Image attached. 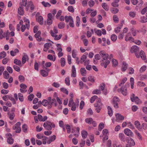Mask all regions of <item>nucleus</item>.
Masks as SVG:
<instances>
[{"mask_svg":"<svg viewBox=\"0 0 147 147\" xmlns=\"http://www.w3.org/2000/svg\"><path fill=\"white\" fill-rule=\"evenodd\" d=\"M43 126L46 129L48 130H51L52 127L54 128L55 126L54 123L49 121L45 122L44 123Z\"/></svg>","mask_w":147,"mask_h":147,"instance_id":"nucleus-1","label":"nucleus"},{"mask_svg":"<svg viewBox=\"0 0 147 147\" xmlns=\"http://www.w3.org/2000/svg\"><path fill=\"white\" fill-rule=\"evenodd\" d=\"M117 91L121 93L124 96H126L127 94V88L125 86L118 89Z\"/></svg>","mask_w":147,"mask_h":147,"instance_id":"nucleus-2","label":"nucleus"},{"mask_svg":"<svg viewBox=\"0 0 147 147\" xmlns=\"http://www.w3.org/2000/svg\"><path fill=\"white\" fill-rule=\"evenodd\" d=\"M115 117V121L117 122H121L124 119V117L119 113L116 114Z\"/></svg>","mask_w":147,"mask_h":147,"instance_id":"nucleus-3","label":"nucleus"},{"mask_svg":"<svg viewBox=\"0 0 147 147\" xmlns=\"http://www.w3.org/2000/svg\"><path fill=\"white\" fill-rule=\"evenodd\" d=\"M100 55L102 57L103 60H107L109 59V55L104 51H101L99 52Z\"/></svg>","mask_w":147,"mask_h":147,"instance_id":"nucleus-4","label":"nucleus"},{"mask_svg":"<svg viewBox=\"0 0 147 147\" xmlns=\"http://www.w3.org/2000/svg\"><path fill=\"white\" fill-rule=\"evenodd\" d=\"M41 33V31L39 30L34 35V37L38 41L40 42L42 40V41L45 40V39L44 38L42 39L41 37H40Z\"/></svg>","mask_w":147,"mask_h":147,"instance_id":"nucleus-5","label":"nucleus"},{"mask_svg":"<svg viewBox=\"0 0 147 147\" xmlns=\"http://www.w3.org/2000/svg\"><path fill=\"white\" fill-rule=\"evenodd\" d=\"M119 98L117 97H114L113 99V104L114 107L116 108H118V103L119 102Z\"/></svg>","mask_w":147,"mask_h":147,"instance_id":"nucleus-6","label":"nucleus"},{"mask_svg":"<svg viewBox=\"0 0 147 147\" xmlns=\"http://www.w3.org/2000/svg\"><path fill=\"white\" fill-rule=\"evenodd\" d=\"M48 18L47 20V23L49 25H51L53 22V17L51 13H49L47 15Z\"/></svg>","mask_w":147,"mask_h":147,"instance_id":"nucleus-7","label":"nucleus"},{"mask_svg":"<svg viewBox=\"0 0 147 147\" xmlns=\"http://www.w3.org/2000/svg\"><path fill=\"white\" fill-rule=\"evenodd\" d=\"M124 133L127 136L129 137H132L133 133L129 129L126 128L124 130Z\"/></svg>","mask_w":147,"mask_h":147,"instance_id":"nucleus-8","label":"nucleus"},{"mask_svg":"<svg viewBox=\"0 0 147 147\" xmlns=\"http://www.w3.org/2000/svg\"><path fill=\"white\" fill-rule=\"evenodd\" d=\"M139 51L138 47L136 45H134L131 47L130 51L131 53H138L139 52Z\"/></svg>","mask_w":147,"mask_h":147,"instance_id":"nucleus-9","label":"nucleus"},{"mask_svg":"<svg viewBox=\"0 0 147 147\" xmlns=\"http://www.w3.org/2000/svg\"><path fill=\"white\" fill-rule=\"evenodd\" d=\"M130 35L131 34L130 33H128L127 34L125 38V41H129L130 42H134V38L131 36H130Z\"/></svg>","mask_w":147,"mask_h":147,"instance_id":"nucleus-10","label":"nucleus"},{"mask_svg":"<svg viewBox=\"0 0 147 147\" xmlns=\"http://www.w3.org/2000/svg\"><path fill=\"white\" fill-rule=\"evenodd\" d=\"M76 76V69L75 66L73 65L72 66L71 70V76L72 77L75 78Z\"/></svg>","mask_w":147,"mask_h":147,"instance_id":"nucleus-11","label":"nucleus"},{"mask_svg":"<svg viewBox=\"0 0 147 147\" xmlns=\"http://www.w3.org/2000/svg\"><path fill=\"white\" fill-rule=\"evenodd\" d=\"M110 61L109 60H102V62L101 63V65L103 66L105 68H106L107 66L109 64Z\"/></svg>","mask_w":147,"mask_h":147,"instance_id":"nucleus-12","label":"nucleus"},{"mask_svg":"<svg viewBox=\"0 0 147 147\" xmlns=\"http://www.w3.org/2000/svg\"><path fill=\"white\" fill-rule=\"evenodd\" d=\"M8 135L9 136V137L7 140V141L8 143L10 144H12L13 143V138L11 137V135L10 134H8Z\"/></svg>","mask_w":147,"mask_h":147,"instance_id":"nucleus-13","label":"nucleus"},{"mask_svg":"<svg viewBox=\"0 0 147 147\" xmlns=\"http://www.w3.org/2000/svg\"><path fill=\"white\" fill-rule=\"evenodd\" d=\"M128 66V64L125 62L123 61L122 63L121 66V71H125L127 68Z\"/></svg>","mask_w":147,"mask_h":147,"instance_id":"nucleus-14","label":"nucleus"},{"mask_svg":"<svg viewBox=\"0 0 147 147\" xmlns=\"http://www.w3.org/2000/svg\"><path fill=\"white\" fill-rule=\"evenodd\" d=\"M52 45V44L50 43H47L44 45V51L46 52L48 49L50 48V47Z\"/></svg>","mask_w":147,"mask_h":147,"instance_id":"nucleus-15","label":"nucleus"},{"mask_svg":"<svg viewBox=\"0 0 147 147\" xmlns=\"http://www.w3.org/2000/svg\"><path fill=\"white\" fill-rule=\"evenodd\" d=\"M131 99L132 102H138L139 99L138 97L135 96V95L134 94H132L131 96Z\"/></svg>","mask_w":147,"mask_h":147,"instance_id":"nucleus-16","label":"nucleus"},{"mask_svg":"<svg viewBox=\"0 0 147 147\" xmlns=\"http://www.w3.org/2000/svg\"><path fill=\"white\" fill-rule=\"evenodd\" d=\"M127 142L130 143L131 146H134L135 145V142L134 140L131 138H127L126 139Z\"/></svg>","mask_w":147,"mask_h":147,"instance_id":"nucleus-17","label":"nucleus"},{"mask_svg":"<svg viewBox=\"0 0 147 147\" xmlns=\"http://www.w3.org/2000/svg\"><path fill=\"white\" fill-rule=\"evenodd\" d=\"M102 104L101 102L100 99L98 98L96 101V102L94 104V107H102Z\"/></svg>","mask_w":147,"mask_h":147,"instance_id":"nucleus-18","label":"nucleus"},{"mask_svg":"<svg viewBox=\"0 0 147 147\" xmlns=\"http://www.w3.org/2000/svg\"><path fill=\"white\" fill-rule=\"evenodd\" d=\"M51 36L54 38V39L56 40H59L61 38L62 34H60L59 35L57 34H54L52 33H51Z\"/></svg>","mask_w":147,"mask_h":147,"instance_id":"nucleus-19","label":"nucleus"},{"mask_svg":"<svg viewBox=\"0 0 147 147\" xmlns=\"http://www.w3.org/2000/svg\"><path fill=\"white\" fill-rule=\"evenodd\" d=\"M56 138V136L55 135L50 137L49 139L47 141V143L48 144H50L51 142L54 141Z\"/></svg>","mask_w":147,"mask_h":147,"instance_id":"nucleus-20","label":"nucleus"},{"mask_svg":"<svg viewBox=\"0 0 147 147\" xmlns=\"http://www.w3.org/2000/svg\"><path fill=\"white\" fill-rule=\"evenodd\" d=\"M24 7L20 5V7L18 8V11L19 14L21 15H23L24 14Z\"/></svg>","mask_w":147,"mask_h":147,"instance_id":"nucleus-21","label":"nucleus"},{"mask_svg":"<svg viewBox=\"0 0 147 147\" xmlns=\"http://www.w3.org/2000/svg\"><path fill=\"white\" fill-rule=\"evenodd\" d=\"M80 72L82 76H86V71L84 68H81L80 69Z\"/></svg>","mask_w":147,"mask_h":147,"instance_id":"nucleus-22","label":"nucleus"},{"mask_svg":"<svg viewBox=\"0 0 147 147\" xmlns=\"http://www.w3.org/2000/svg\"><path fill=\"white\" fill-rule=\"evenodd\" d=\"M72 106H71L70 107H71V110L73 111H75L76 109V107H78L79 104H78V102L77 103V102L76 103H74V104H72Z\"/></svg>","mask_w":147,"mask_h":147,"instance_id":"nucleus-23","label":"nucleus"},{"mask_svg":"<svg viewBox=\"0 0 147 147\" xmlns=\"http://www.w3.org/2000/svg\"><path fill=\"white\" fill-rule=\"evenodd\" d=\"M36 20L40 25L43 24V19L41 16H39L38 18H36Z\"/></svg>","mask_w":147,"mask_h":147,"instance_id":"nucleus-24","label":"nucleus"},{"mask_svg":"<svg viewBox=\"0 0 147 147\" xmlns=\"http://www.w3.org/2000/svg\"><path fill=\"white\" fill-rule=\"evenodd\" d=\"M123 24H119L115 28V32L116 33H118L120 31V30L122 28Z\"/></svg>","mask_w":147,"mask_h":147,"instance_id":"nucleus-25","label":"nucleus"},{"mask_svg":"<svg viewBox=\"0 0 147 147\" xmlns=\"http://www.w3.org/2000/svg\"><path fill=\"white\" fill-rule=\"evenodd\" d=\"M26 59H27V60H28L29 57L27 55H25L23 56L22 58V63L23 64H24L25 63Z\"/></svg>","mask_w":147,"mask_h":147,"instance_id":"nucleus-26","label":"nucleus"},{"mask_svg":"<svg viewBox=\"0 0 147 147\" xmlns=\"http://www.w3.org/2000/svg\"><path fill=\"white\" fill-rule=\"evenodd\" d=\"M119 137L121 141L124 142L125 141V136L124 134L120 133L119 134Z\"/></svg>","mask_w":147,"mask_h":147,"instance_id":"nucleus-27","label":"nucleus"},{"mask_svg":"<svg viewBox=\"0 0 147 147\" xmlns=\"http://www.w3.org/2000/svg\"><path fill=\"white\" fill-rule=\"evenodd\" d=\"M135 125L136 127L139 130L141 129L140 127V123L138 121H136L134 122Z\"/></svg>","mask_w":147,"mask_h":147,"instance_id":"nucleus-28","label":"nucleus"},{"mask_svg":"<svg viewBox=\"0 0 147 147\" xmlns=\"http://www.w3.org/2000/svg\"><path fill=\"white\" fill-rule=\"evenodd\" d=\"M21 125V123L20 122H19L17 123L16 124H15L13 127V129L15 130L16 129L20 128V125Z\"/></svg>","mask_w":147,"mask_h":147,"instance_id":"nucleus-29","label":"nucleus"},{"mask_svg":"<svg viewBox=\"0 0 147 147\" xmlns=\"http://www.w3.org/2000/svg\"><path fill=\"white\" fill-rule=\"evenodd\" d=\"M28 4L31 10L33 11L34 9V6L32 2V1H30L28 2Z\"/></svg>","mask_w":147,"mask_h":147,"instance_id":"nucleus-30","label":"nucleus"},{"mask_svg":"<svg viewBox=\"0 0 147 147\" xmlns=\"http://www.w3.org/2000/svg\"><path fill=\"white\" fill-rule=\"evenodd\" d=\"M140 55L141 58L143 60H145L146 59V56L144 52L143 51H141L140 53Z\"/></svg>","mask_w":147,"mask_h":147,"instance_id":"nucleus-31","label":"nucleus"},{"mask_svg":"<svg viewBox=\"0 0 147 147\" xmlns=\"http://www.w3.org/2000/svg\"><path fill=\"white\" fill-rule=\"evenodd\" d=\"M5 33L3 32L2 30L0 28V39H2L5 36Z\"/></svg>","mask_w":147,"mask_h":147,"instance_id":"nucleus-32","label":"nucleus"},{"mask_svg":"<svg viewBox=\"0 0 147 147\" xmlns=\"http://www.w3.org/2000/svg\"><path fill=\"white\" fill-rule=\"evenodd\" d=\"M102 7L106 11H108L109 9V7L105 3H103L102 4Z\"/></svg>","mask_w":147,"mask_h":147,"instance_id":"nucleus-33","label":"nucleus"},{"mask_svg":"<svg viewBox=\"0 0 147 147\" xmlns=\"http://www.w3.org/2000/svg\"><path fill=\"white\" fill-rule=\"evenodd\" d=\"M19 51L17 49H15L14 51H10V54L11 56H13L15 55L16 53H18Z\"/></svg>","mask_w":147,"mask_h":147,"instance_id":"nucleus-34","label":"nucleus"},{"mask_svg":"<svg viewBox=\"0 0 147 147\" xmlns=\"http://www.w3.org/2000/svg\"><path fill=\"white\" fill-rule=\"evenodd\" d=\"M65 21L66 22H69L72 20L73 19L72 17L70 16H65Z\"/></svg>","mask_w":147,"mask_h":147,"instance_id":"nucleus-35","label":"nucleus"},{"mask_svg":"<svg viewBox=\"0 0 147 147\" xmlns=\"http://www.w3.org/2000/svg\"><path fill=\"white\" fill-rule=\"evenodd\" d=\"M52 33L54 34L55 35L58 33V30L57 28L56 27H54L53 30H51L50 31V34L51 35V33Z\"/></svg>","mask_w":147,"mask_h":147,"instance_id":"nucleus-36","label":"nucleus"},{"mask_svg":"<svg viewBox=\"0 0 147 147\" xmlns=\"http://www.w3.org/2000/svg\"><path fill=\"white\" fill-rule=\"evenodd\" d=\"M108 114L110 116L113 115V111L111 107L110 106H108L107 107Z\"/></svg>","mask_w":147,"mask_h":147,"instance_id":"nucleus-37","label":"nucleus"},{"mask_svg":"<svg viewBox=\"0 0 147 147\" xmlns=\"http://www.w3.org/2000/svg\"><path fill=\"white\" fill-rule=\"evenodd\" d=\"M14 63L16 65L19 66L21 65L22 64L21 61L17 59H15L14 60Z\"/></svg>","mask_w":147,"mask_h":147,"instance_id":"nucleus-38","label":"nucleus"},{"mask_svg":"<svg viewBox=\"0 0 147 147\" xmlns=\"http://www.w3.org/2000/svg\"><path fill=\"white\" fill-rule=\"evenodd\" d=\"M40 71L41 75L43 77H46L48 75V73L45 70H42Z\"/></svg>","mask_w":147,"mask_h":147,"instance_id":"nucleus-39","label":"nucleus"},{"mask_svg":"<svg viewBox=\"0 0 147 147\" xmlns=\"http://www.w3.org/2000/svg\"><path fill=\"white\" fill-rule=\"evenodd\" d=\"M113 19L114 22L116 23H117L119 22V19L116 15H114L113 17Z\"/></svg>","mask_w":147,"mask_h":147,"instance_id":"nucleus-40","label":"nucleus"},{"mask_svg":"<svg viewBox=\"0 0 147 147\" xmlns=\"http://www.w3.org/2000/svg\"><path fill=\"white\" fill-rule=\"evenodd\" d=\"M88 134V133L87 131H83L82 132V137L84 139L86 138Z\"/></svg>","mask_w":147,"mask_h":147,"instance_id":"nucleus-41","label":"nucleus"},{"mask_svg":"<svg viewBox=\"0 0 147 147\" xmlns=\"http://www.w3.org/2000/svg\"><path fill=\"white\" fill-rule=\"evenodd\" d=\"M61 65L62 67H64L65 64V60L64 58H61Z\"/></svg>","mask_w":147,"mask_h":147,"instance_id":"nucleus-42","label":"nucleus"},{"mask_svg":"<svg viewBox=\"0 0 147 147\" xmlns=\"http://www.w3.org/2000/svg\"><path fill=\"white\" fill-rule=\"evenodd\" d=\"M93 119L91 118H86L85 119V122L89 124H91L92 122L93 121Z\"/></svg>","mask_w":147,"mask_h":147,"instance_id":"nucleus-43","label":"nucleus"},{"mask_svg":"<svg viewBox=\"0 0 147 147\" xmlns=\"http://www.w3.org/2000/svg\"><path fill=\"white\" fill-rule=\"evenodd\" d=\"M104 125L102 123H100L99 124L98 127V130L99 131H101L102 130V129L104 128Z\"/></svg>","mask_w":147,"mask_h":147,"instance_id":"nucleus-44","label":"nucleus"},{"mask_svg":"<svg viewBox=\"0 0 147 147\" xmlns=\"http://www.w3.org/2000/svg\"><path fill=\"white\" fill-rule=\"evenodd\" d=\"M3 75L5 79H7L9 77V74L7 71H5L3 73Z\"/></svg>","mask_w":147,"mask_h":147,"instance_id":"nucleus-45","label":"nucleus"},{"mask_svg":"<svg viewBox=\"0 0 147 147\" xmlns=\"http://www.w3.org/2000/svg\"><path fill=\"white\" fill-rule=\"evenodd\" d=\"M27 4V0H22V2L20 3V6H26Z\"/></svg>","mask_w":147,"mask_h":147,"instance_id":"nucleus-46","label":"nucleus"},{"mask_svg":"<svg viewBox=\"0 0 147 147\" xmlns=\"http://www.w3.org/2000/svg\"><path fill=\"white\" fill-rule=\"evenodd\" d=\"M41 3L45 7H50L51 6V4L48 2H45V1H43Z\"/></svg>","mask_w":147,"mask_h":147,"instance_id":"nucleus-47","label":"nucleus"},{"mask_svg":"<svg viewBox=\"0 0 147 147\" xmlns=\"http://www.w3.org/2000/svg\"><path fill=\"white\" fill-rule=\"evenodd\" d=\"M47 58L48 59L52 61H54L56 59L55 57L53 58V56L52 55L50 54L48 55Z\"/></svg>","mask_w":147,"mask_h":147,"instance_id":"nucleus-48","label":"nucleus"},{"mask_svg":"<svg viewBox=\"0 0 147 147\" xmlns=\"http://www.w3.org/2000/svg\"><path fill=\"white\" fill-rule=\"evenodd\" d=\"M140 22L142 23H146L147 22V18L143 16L141 18Z\"/></svg>","mask_w":147,"mask_h":147,"instance_id":"nucleus-49","label":"nucleus"},{"mask_svg":"<svg viewBox=\"0 0 147 147\" xmlns=\"http://www.w3.org/2000/svg\"><path fill=\"white\" fill-rule=\"evenodd\" d=\"M6 54L5 52L3 51L0 53V59L5 57L6 56Z\"/></svg>","mask_w":147,"mask_h":147,"instance_id":"nucleus-50","label":"nucleus"},{"mask_svg":"<svg viewBox=\"0 0 147 147\" xmlns=\"http://www.w3.org/2000/svg\"><path fill=\"white\" fill-rule=\"evenodd\" d=\"M18 79L19 81L21 82H24L25 81V78L22 75H20L18 77Z\"/></svg>","mask_w":147,"mask_h":147,"instance_id":"nucleus-51","label":"nucleus"},{"mask_svg":"<svg viewBox=\"0 0 147 147\" xmlns=\"http://www.w3.org/2000/svg\"><path fill=\"white\" fill-rule=\"evenodd\" d=\"M111 39L112 41L115 42L117 39V36L115 34H113L111 36Z\"/></svg>","mask_w":147,"mask_h":147,"instance_id":"nucleus-52","label":"nucleus"},{"mask_svg":"<svg viewBox=\"0 0 147 147\" xmlns=\"http://www.w3.org/2000/svg\"><path fill=\"white\" fill-rule=\"evenodd\" d=\"M76 51L75 49H74L72 50V56L73 58H76V56L77 55L76 54Z\"/></svg>","mask_w":147,"mask_h":147,"instance_id":"nucleus-53","label":"nucleus"},{"mask_svg":"<svg viewBox=\"0 0 147 147\" xmlns=\"http://www.w3.org/2000/svg\"><path fill=\"white\" fill-rule=\"evenodd\" d=\"M43 141V144H45L47 143V140L48 139V138L45 136H43L42 138Z\"/></svg>","mask_w":147,"mask_h":147,"instance_id":"nucleus-54","label":"nucleus"},{"mask_svg":"<svg viewBox=\"0 0 147 147\" xmlns=\"http://www.w3.org/2000/svg\"><path fill=\"white\" fill-rule=\"evenodd\" d=\"M92 94H101V92L99 89H96L92 92Z\"/></svg>","mask_w":147,"mask_h":147,"instance_id":"nucleus-55","label":"nucleus"},{"mask_svg":"<svg viewBox=\"0 0 147 147\" xmlns=\"http://www.w3.org/2000/svg\"><path fill=\"white\" fill-rule=\"evenodd\" d=\"M105 85L104 83L101 84L99 87V89L101 90H103L105 89Z\"/></svg>","mask_w":147,"mask_h":147,"instance_id":"nucleus-56","label":"nucleus"},{"mask_svg":"<svg viewBox=\"0 0 147 147\" xmlns=\"http://www.w3.org/2000/svg\"><path fill=\"white\" fill-rule=\"evenodd\" d=\"M65 81L66 85L68 86H69L70 85V82L69 77H66L65 79Z\"/></svg>","mask_w":147,"mask_h":147,"instance_id":"nucleus-57","label":"nucleus"},{"mask_svg":"<svg viewBox=\"0 0 147 147\" xmlns=\"http://www.w3.org/2000/svg\"><path fill=\"white\" fill-rule=\"evenodd\" d=\"M135 133L136 134V135L137 136L138 138L140 140H142V137L140 134V133H139V132H138L137 131H135Z\"/></svg>","mask_w":147,"mask_h":147,"instance_id":"nucleus-58","label":"nucleus"},{"mask_svg":"<svg viewBox=\"0 0 147 147\" xmlns=\"http://www.w3.org/2000/svg\"><path fill=\"white\" fill-rule=\"evenodd\" d=\"M18 96L20 100L21 101H23L24 100L23 95L21 93H19L18 94Z\"/></svg>","mask_w":147,"mask_h":147,"instance_id":"nucleus-59","label":"nucleus"},{"mask_svg":"<svg viewBox=\"0 0 147 147\" xmlns=\"http://www.w3.org/2000/svg\"><path fill=\"white\" fill-rule=\"evenodd\" d=\"M86 58V55H83L81 58V61L80 62V63H82L83 62L85 61Z\"/></svg>","mask_w":147,"mask_h":147,"instance_id":"nucleus-60","label":"nucleus"},{"mask_svg":"<svg viewBox=\"0 0 147 147\" xmlns=\"http://www.w3.org/2000/svg\"><path fill=\"white\" fill-rule=\"evenodd\" d=\"M65 26V24L63 22H60L58 25V27L60 29L64 28Z\"/></svg>","mask_w":147,"mask_h":147,"instance_id":"nucleus-61","label":"nucleus"},{"mask_svg":"<svg viewBox=\"0 0 147 147\" xmlns=\"http://www.w3.org/2000/svg\"><path fill=\"white\" fill-rule=\"evenodd\" d=\"M27 126L26 124H24L23 125L22 128V130L24 132H27Z\"/></svg>","mask_w":147,"mask_h":147,"instance_id":"nucleus-62","label":"nucleus"},{"mask_svg":"<svg viewBox=\"0 0 147 147\" xmlns=\"http://www.w3.org/2000/svg\"><path fill=\"white\" fill-rule=\"evenodd\" d=\"M97 98V96L96 95L92 97L90 99V101L91 103H93L95 100Z\"/></svg>","mask_w":147,"mask_h":147,"instance_id":"nucleus-63","label":"nucleus"},{"mask_svg":"<svg viewBox=\"0 0 147 147\" xmlns=\"http://www.w3.org/2000/svg\"><path fill=\"white\" fill-rule=\"evenodd\" d=\"M49 102H48V101L45 100L44 99L43 100L42 102V105L44 106H47L49 104Z\"/></svg>","mask_w":147,"mask_h":147,"instance_id":"nucleus-64","label":"nucleus"}]
</instances>
